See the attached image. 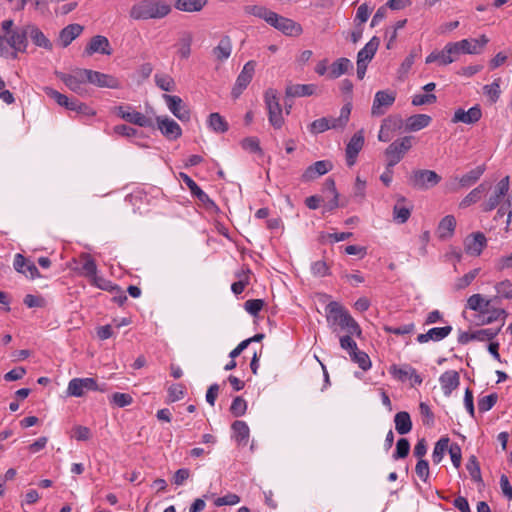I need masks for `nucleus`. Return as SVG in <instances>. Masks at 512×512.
Masks as SVG:
<instances>
[{
  "instance_id": "bf43d9fd",
  "label": "nucleus",
  "mask_w": 512,
  "mask_h": 512,
  "mask_svg": "<svg viewBox=\"0 0 512 512\" xmlns=\"http://www.w3.org/2000/svg\"><path fill=\"white\" fill-rule=\"evenodd\" d=\"M498 395L491 393L478 399V410L481 413L491 410L497 403Z\"/></svg>"
},
{
  "instance_id": "6ab92c4d",
  "label": "nucleus",
  "mask_w": 512,
  "mask_h": 512,
  "mask_svg": "<svg viewBox=\"0 0 512 512\" xmlns=\"http://www.w3.org/2000/svg\"><path fill=\"white\" fill-rule=\"evenodd\" d=\"M156 121L158 129L168 140H176L182 135L181 127L173 119L158 116Z\"/></svg>"
},
{
  "instance_id": "4be33fe9",
  "label": "nucleus",
  "mask_w": 512,
  "mask_h": 512,
  "mask_svg": "<svg viewBox=\"0 0 512 512\" xmlns=\"http://www.w3.org/2000/svg\"><path fill=\"white\" fill-rule=\"evenodd\" d=\"M482 117V111L479 105H475L465 111L462 108H459L455 111L454 116L452 118L453 123H464V124H475Z\"/></svg>"
},
{
  "instance_id": "8fccbe9b",
  "label": "nucleus",
  "mask_w": 512,
  "mask_h": 512,
  "mask_svg": "<svg viewBox=\"0 0 512 512\" xmlns=\"http://www.w3.org/2000/svg\"><path fill=\"white\" fill-rule=\"evenodd\" d=\"M448 447H449V438H447V437L441 438L436 442V444L434 446L433 453H432V460L435 464H439L442 461L443 456H444L446 450L448 449Z\"/></svg>"
},
{
  "instance_id": "37998d69",
  "label": "nucleus",
  "mask_w": 512,
  "mask_h": 512,
  "mask_svg": "<svg viewBox=\"0 0 512 512\" xmlns=\"http://www.w3.org/2000/svg\"><path fill=\"white\" fill-rule=\"evenodd\" d=\"M485 166L479 165L460 177L459 184L463 188H467L475 184L485 172Z\"/></svg>"
},
{
  "instance_id": "3c124183",
  "label": "nucleus",
  "mask_w": 512,
  "mask_h": 512,
  "mask_svg": "<svg viewBox=\"0 0 512 512\" xmlns=\"http://www.w3.org/2000/svg\"><path fill=\"white\" fill-rule=\"evenodd\" d=\"M156 85L163 91L172 92L176 88L174 79L167 74H156L155 75Z\"/></svg>"
},
{
  "instance_id": "7ed1b4c3",
  "label": "nucleus",
  "mask_w": 512,
  "mask_h": 512,
  "mask_svg": "<svg viewBox=\"0 0 512 512\" xmlns=\"http://www.w3.org/2000/svg\"><path fill=\"white\" fill-rule=\"evenodd\" d=\"M86 75V69L82 68H76L71 73L56 72V77L72 92L80 96L88 95Z\"/></svg>"
},
{
  "instance_id": "6e6552de",
  "label": "nucleus",
  "mask_w": 512,
  "mask_h": 512,
  "mask_svg": "<svg viewBox=\"0 0 512 512\" xmlns=\"http://www.w3.org/2000/svg\"><path fill=\"white\" fill-rule=\"evenodd\" d=\"M88 391H105L97 384L94 378H73L69 381L67 394L74 397H82Z\"/></svg>"
},
{
  "instance_id": "09e8293b",
  "label": "nucleus",
  "mask_w": 512,
  "mask_h": 512,
  "mask_svg": "<svg viewBox=\"0 0 512 512\" xmlns=\"http://www.w3.org/2000/svg\"><path fill=\"white\" fill-rule=\"evenodd\" d=\"M81 259L84 260L82 265V275L91 279L97 273V265L90 254L83 253Z\"/></svg>"
},
{
  "instance_id": "052dcab7",
  "label": "nucleus",
  "mask_w": 512,
  "mask_h": 512,
  "mask_svg": "<svg viewBox=\"0 0 512 512\" xmlns=\"http://www.w3.org/2000/svg\"><path fill=\"white\" fill-rule=\"evenodd\" d=\"M247 410V402L241 397L237 396L233 399L230 412L235 417L243 416Z\"/></svg>"
},
{
  "instance_id": "c03bdc74",
  "label": "nucleus",
  "mask_w": 512,
  "mask_h": 512,
  "mask_svg": "<svg viewBox=\"0 0 512 512\" xmlns=\"http://www.w3.org/2000/svg\"><path fill=\"white\" fill-rule=\"evenodd\" d=\"M480 268H475L470 270L468 273L463 275L462 277H459L455 280L453 284V290L454 291H461L467 288L474 279L479 275Z\"/></svg>"
},
{
  "instance_id": "423d86ee",
  "label": "nucleus",
  "mask_w": 512,
  "mask_h": 512,
  "mask_svg": "<svg viewBox=\"0 0 512 512\" xmlns=\"http://www.w3.org/2000/svg\"><path fill=\"white\" fill-rule=\"evenodd\" d=\"M441 181V177L433 170H413L408 177V184L417 190H428Z\"/></svg>"
},
{
  "instance_id": "393cba45",
  "label": "nucleus",
  "mask_w": 512,
  "mask_h": 512,
  "mask_svg": "<svg viewBox=\"0 0 512 512\" xmlns=\"http://www.w3.org/2000/svg\"><path fill=\"white\" fill-rule=\"evenodd\" d=\"M332 168L333 165L330 161L319 160L307 167L302 175V178L304 181H310L328 173L330 170H332Z\"/></svg>"
},
{
  "instance_id": "680f3d73",
  "label": "nucleus",
  "mask_w": 512,
  "mask_h": 512,
  "mask_svg": "<svg viewBox=\"0 0 512 512\" xmlns=\"http://www.w3.org/2000/svg\"><path fill=\"white\" fill-rule=\"evenodd\" d=\"M486 190L485 184L482 183L472 191H470L467 196L462 200L461 205L468 206L471 203H476L481 199V194Z\"/></svg>"
},
{
  "instance_id": "79ce46f5",
  "label": "nucleus",
  "mask_w": 512,
  "mask_h": 512,
  "mask_svg": "<svg viewBox=\"0 0 512 512\" xmlns=\"http://www.w3.org/2000/svg\"><path fill=\"white\" fill-rule=\"evenodd\" d=\"M207 4V0H176L175 8L183 12H199Z\"/></svg>"
},
{
  "instance_id": "f257e3e1",
  "label": "nucleus",
  "mask_w": 512,
  "mask_h": 512,
  "mask_svg": "<svg viewBox=\"0 0 512 512\" xmlns=\"http://www.w3.org/2000/svg\"><path fill=\"white\" fill-rule=\"evenodd\" d=\"M171 11L172 6L166 0H140L131 7L129 15L134 20H159Z\"/></svg>"
},
{
  "instance_id": "338daca9",
  "label": "nucleus",
  "mask_w": 512,
  "mask_h": 512,
  "mask_svg": "<svg viewBox=\"0 0 512 512\" xmlns=\"http://www.w3.org/2000/svg\"><path fill=\"white\" fill-rule=\"evenodd\" d=\"M110 401L115 406H117L119 408H123V407H126V406L132 404L133 398L128 393L116 392V393L112 394Z\"/></svg>"
},
{
  "instance_id": "0eeeda50",
  "label": "nucleus",
  "mask_w": 512,
  "mask_h": 512,
  "mask_svg": "<svg viewBox=\"0 0 512 512\" xmlns=\"http://www.w3.org/2000/svg\"><path fill=\"white\" fill-rule=\"evenodd\" d=\"M112 112L119 118L125 120L128 123L137 125L139 127H154L151 118L144 114L136 111L131 105H119L112 109Z\"/></svg>"
},
{
  "instance_id": "9b49d317",
  "label": "nucleus",
  "mask_w": 512,
  "mask_h": 512,
  "mask_svg": "<svg viewBox=\"0 0 512 512\" xmlns=\"http://www.w3.org/2000/svg\"><path fill=\"white\" fill-rule=\"evenodd\" d=\"M395 100L396 92L390 90L377 91L374 96L371 115L374 117L384 115L386 111L394 104Z\"/></svg>"
},
{
  "instance_id": "774afa93",
  "label": "nucleus",
  "mask_w": 512,
  "mask_h": 512,
  "mask_svg": "<svg viewBox=\"0 0 512 512\" xmlns=\"http://www.w3.org/2000/svg\"><path fill=\"white\" fill-rule=\"evenodd\" d=\"M488 316L483 319L482 324H491L497 321L499 318L503 320L507 317V312L501 308H488V312H486Z\"/></svg>"
},
{
  "instance_id": "9d476101",
  "label": "nucleus",
  "mask_w": 512,
  "mask_h": 512,
  "mask_svg": "<svg viewBox=\"0 0 512 512\" xmlns=\"http://www.w3.org/2000/svg\"><path fill=\"white\" fill-rule=\"evenodd\" d=\"M7 44L14 50L12 57L17 58L18 52H26L28 47V24L14 28L6 38Z\"/></svg>"
},
{
  "instance_id": "e433bc0d",
  "label": "nucleus",
  "mask_w": 512,
  "mask_h": 512,
  "mask_svg": "<svg viewBox=\"0 0 512 512\" xmlns=\"http://www.w3.org/2000/svg\"><path fill=\"white\" fill-rule=\"evenodd\" d=\"M380 44V39L373 36L368 43L358 52L357 60L361 62H370L377 52Z\"/></svg>"
},
{
  "instance_id": "49530a36",
  "label": "nucleus",
  "mask_w": 512,
  "mask_h": 512,
  "mask_svg": "<svg viewBox=\"0 0 512 512\" xmlns=\"http://www.w3.org/2000/svg\"><path fill=\"white\" fill-rule=\"evenodd\" d=\"M209 127L217 133H225L228 130V123L217 112L211 113L208 118Z\"/></svg>"
},
{
  "instance_id": "c9c22d12",
  "label": "nucleus",
  "mask_w": 512,
  "mask_h": 512,
  "mask_svg": "<svg viewBox=\"0 0 512 512\" xmlns=\"http://www.w3.org/2000/svg\"><path fill=\"white\" fill-rule=\"evenodd\" d=\"M193 42V35L189 31L181 33L177 43V54L181 59H188L191 55V45Z\"/></svg>"
},
{
  "instance_id": "39448f33",
  "label": "nucleus",
  "mask_w": 512,
  "mask_h": 512,
  "mask_svg": "<svg viewBox=\"0 0 512 512\" xmlns=\"http://www.w3.org/2000/svg\"><path fill=\"white\" fill-rule=\"evenodd\" d=\"M264 102L268 110L269 123L275 129H280L284 124V117L277 91L273 88L267 89L264 93Z\"/></svg>"
},
{
  "instance_id": "2eb2a0df",
  "label": "nucleus",
  "mask_w": 512,
  "mask_h": 512,
  "mask_svg": "<svg viewBox=\"0 0 512 512\" xmlns=\"http://www.w3.org/2000/svg\"><path fill=\"white\" fill-rule=\"evenodd\" d=\"M363 129L354 133L346 146V162L349 167L356 163L357 156L364 146Z\"/></svg>"
},
{
  "instance_id": "e2e57ef3",
  "label": "nucleus",
  "mask_w": 512,
  "mask_h": 512,
  "mask_svg": "<svg viewBox=\"0 0 512 512\" xmlns=\"http://www.w3.org/2000/svg\"><path fill=\"white\" fill-rule=\"evenodd\" d=\"M410 451V443L406 438H400L396 443V451L393 454V459L398 460L408 456Z\"/></svg>"
},
{
  "instance_id": "c756f323",
  "label": "nucleus",
  "mask_w": 512,
  "mask_h": 512,
  "mask_svg": "<svg viewBox=\"0 0 512 512\" xmlns=\"http://www.w3.org/2000/svg\"><path fill=\"white\" fill-rule=\"evenodd\" d=\"M493 302H495L493 297L485 299L481 294H473L467 299V308L484 315Z\"/></svg>"
},
{
  "instance_id": "20e7f679",
  "label": "nucleus",
  "mask_w": 512,
  "mask_h": 512,
  "mask_svg": "<svg viewBox=\"0 0 512 512\" xmlns=\"http://www.w3.org/2000/svg\"><path fill=\"white\" fill-rule=\"evenodd\" d=\"M413 140V136H404L389 144L384 151L388 166L394 167L404 158L406 153L412 148Z\"/></svg>"
},
{
  "instance_id": "ea45409f",
  "label": "nucleus",
  "mask_w": 512,
  "mask_h": 512,
  "mask_svg": "<svg viewBox=\"0 0 512 512\" xmlns=\"http://www.w3.org/2000/svg\"><path fill=\"white\" fill-rule=\"evenodd\" d=\"M394 423L396 431L401 435L409 433L412 429L410 414L406 411L396 413Z\"/></svg>"
},
{
  "instance_id": "b1692460",
  "label": "nucleus",
  "mask_w": 512,
  "mask_h": 512,
  "mask_svg": "<svg viewBox=\"0 0 512 512\" xmlns=\"http://www.w3.org/2000/svg\"><path fill=\"white\" fill-rule=\"evenodd\" d=\"M488 42L489 39L485 35H482L478 39H463L458 41L457 44L462 54H478Z\"/></svg>"
},
{
  "instance_id": "58836bf2",
  "label": "nucleus",
  "mask_w": 512,
  "mask_h": 512,
  "mask_svg": "<svg viewBox=\"0 0 512 512\" xmlns=\"http://www.w3.org/2000/svg\"><path fill=\"white\" fill-rule=\"evenodd\" d=\"M353 68L352 62L348 58H339L334 61L329 70V77L332 79L339 78Z\"/></svg>"
},
{
  "instance_id": "4468645a",
  "label": "nucleus",
  "mask_w": 512,
  "mask_h": 512,
  "mask_svg": "<svg viewBox=\"0 0 512 512\" xmlns=\"http://www.w3.org/2000/svg\"><path fill=\"white\" fill-rule=\"evenodd\" d=\"M256 68V62L250 60L245 63L242 71L238 75L234 87L232 88V96L234 98H238L241 93L246 89V87L250 84L253 79Z\"/></svg>"
},
{
  "instance_id": "72a5a7b5",
  "label": "nucleus",
  "mask_w": 512,
  "mask_h": 512,
  "mask_svg": "<svg viewBox=\"0 0 512 512\" xmlns=\"http://www.w3.org/2000/svg\"><path fill=\"white\" fill-rule=\"evenodd\" d=\"M233 430V437L238 445L246 446L250 436V429L246 422L241 420H236L232 423L231 426Z\"/></svg>"
},
{
  "instance_id": "5fc2aeb1",
  "label": "nucleus",
  "mask_w": 512,
  "mask_h": 512,
  "mask_svg": "<svg viewBox=\"0 0 512 512\" xmlns=\"http://www.w3.org/2000/svg\"><path fill=\"white\" fill-rule=\"evenodd\" d=\"M351 360L358 364V366L363 370L367 371L371 368V360L368 354L364 351H360L359 349L350 353Z\"/></svg>"
},
{
  "instance_id": "de8ad7c7",
  "label": "nucleus",
  "mask_w": 512,
  "mask_h": 512,
  "mask_svg": "<svg viewBox=\"0 0 512 512\" xmlns=\"http://www.w3.org/2000/svg\"><path fill=\"white\" fill-rule=\"evenodd\" d=\"M438 63V65H442V66H445V65H448V64H451L452 63V59L450 58V56H448L446 54V48L444 47L441 51H433L431 52L427 57H426V60H425V63L426 64H431V63Z\"/></svg>"
},
{
  "instance_id": "a211bd4d",
  "label": "nucleus",
  "mask_w": 512,
  "mask_h": 512,
  "mask_svg": "<svg viewBox=\"0 0 512 512\" xmlns=\"http://www.w3.org/2000/svg\"><path fill=\"white\" fill-rule=\"evenodd\" d=\"M180 177L189 188L191 194L203 203L207 209L216 208L214 201L210 199L208 194L205 193L190 176L185 173H180Z\"/></svg>"
},
{
  "instance_id": "412c9836",
  "label": "nucleus",
  "mask_w": 512,
  "mask_h": 512,
  "mask_svg": "<svg viewBox=\"0 0 512 512\" xmlns=\"http://www.w3.org/2000/svg\"><path fill=\"white\" fill-rule=\"evenodd\" d=\"M84 53L87 56H91L95 53H100L103 55H111L112 49L110 46V42L107 37L102 35H96L91 38L90 42L84 49Z\"/></svg>"
},
{
  "instance_id": "bb28decb",
  "label": "nucleus",
  "mask_w": 512,
  "mask_h": 512,
  "mask_svg": "<svg viewBox=\"0 0 512 512\" xmlns=\"http://www.w3.org/2000/svg\"><path fill=\"white\" fill-rule=\"evenodd\" d=\"M456 228V219L453 215H446L438 224L436 234L440 240L453 237Z\"/></svg>"
},
{
  "instance_id": "69168bd1",
  "label": "nucleus",
  "mask_w": 512,
  "mask_h": 512,
  "mask_svg": "<svg viewBox=\"0 0 512 512\" xmlns=\"http://www.w3.org/2000/svg\"><path fill=\"white\" fill-rule=\"evenodd\" d=\"M241 147L250 153L262 154L260 142L257 137H246L241 141Z\"/></svg>"
},
{
  "instance_id": "dca6fc26",
  "label": "nucleus",
  "mask_w": 512,
  "mask_h": 512,
  "mask_svg": "<svg viewBox=\"0 0 512 512\" xmlns=\"http://www.w3.org/2000/svg\"><path fill=\"white\" fill-rule=\"evenodd\" d=\"M487 245V239L482 232L468 235L464 240V249L468 255L480 256Z\"/></svg>"
},
{
  "instance_id": "2f4dec72",
  "label": "nucleus",
  "mask_w": 512,
  "mask_h": 512,
  "mask_svg": "<svg viewBox=\"0 0 512 512\" xmlns=\"http://www.w3.org/2000/svg\"><path fill=\"white\" fill-rule=\"evenodd\" d=\"M216 60L223 62L227 60L232 53V40L228 35L223 36L217 46L212 50Z\"/></svg>"
},
{
  "instance_id": "603ef678",
  "label": "nucleus",
  "mask_w": 512,
  "mask_h": 512,
  "mask_svg": "<svg viewBox=\"0 0 512 512\" xmlns=\"http://www.w3.org/2000/svg\"><path fill=\"white\" fill-rule=\"evenodd\" d=\"M466 469L469 472L470 477L477 483L482 482L481 470L479 462L476 456L471 455L466 464Z\"/></svg>"
},
{
  "instance_id": "ddd939ff",
  "label": "nucleus",
  "mask_w": 512,
  "mask_h": 512,
  "mask_svg": "<svg viewBox=\"0 0 512 512\" xmlns=\"http://www.w3.org/2000/svg\"><path fill=\"white\" fill-rule=\"evenodd\" d=\"M86 79L88 83L99 88L119 89L121 82L113 75L86 69Z\"/></svg>"
},
{
  "instance_id": "f704fd0d",
  "label": "nucleus",
  "mask_w": 512,
  "mask_h": 512,
  "mask_svg": "<svg viewBox=\"0 0 512 512\" xmlns=\"http://www.w3.org/2000/svg\"><path fill=\"white\" fill-rule=\"evenodd\" d=\"M431 117L426 114H415L406 119L405 130L416 132L426 128L431 123Z\"/></svg>"
},
{
  "instance_id": "aec40b11",
  "label": "nucleus",
  "mask_w": 512,
  "mask_h": 512,
  "mask_svg": "<svg viewBox=\"0 0 512 512\" xmlns=\"http://www.w3.org/2000/svg\"><path fill=\"white\" fill-rule=\"evenodd\" d=\"M13 266L17 272L24 274L26 277H29L32 280L41 277V274L36 265L32 261L27 260L20 253L15 255Z\"/></svg>"
},
{
  "instance_id": "c85d7f7f",
  "label": "nucleus",
  "mask_w": 512,
  "mask_h": 512,
  "mask_svg": "<svg viewBox=\"0 0 512 512\" xmlns=\"http://www.w3.org/2000/svg\"><path fill=\"white\" fill-rule=\"evenodd\" d=\"M83 26L80 24H69L64 27L59 33V41L62 47L69 46L83 31Z\"/></svg>"
},
{
  "instance_id": "a878e982",
  "label": "nucleus",
  "mask_w": 512,
  "mask_h": 512,
  "mask_svg": "<svg viewBox=\"0 0 512 512\" xmlns=\"http://www.w3.org/2000/svg\"><path fill=\"white\" fill-rule=\"evenodd\" d=\"M452 332V326L447 325L443 327H434L429 329L426 333L419 334L417 341L421 344L429 341H441L446 338Z\"/></svg>"
},
{
  "instance_id": "5701e85b",
  "label": "nucleus",
  "mask_w": 512,
  "mask_h": 512,
  "mask_svg": "<svg viewBox=\"0 0 512 512\" xmlns=\"http://www.w3.org/2000/svg\"><path fill=\"white\" fill-rule=\"evenodd\" d=\"M439 382L443 394L446 397H449L452 394V392L456 390L460 385L459 373L455 370L445 371L440 375Z\"/></svg>"
},
{
  "instance_id": "864d4df0",
  "label": "nucleus",
  "mask_w": 512,
  "mask_h": 512,
  "mask_svg": "<svg viewBox=\"0 0 512 512\" xmlns=\"http://www.w3.org/2000/svg\"><path fill=\"white\" fill-rule=\"evenodd\" d=\"M381 126L394 134L395 132L402 129L403 119L399 115H390L382 121Z\"/></svg>"
},
{
  "instance_id": "473e14b6",
  "label": "nucleus",
  "mask_w": 512,
  "mask_h": 512,
  "mask_svg": "<svg viewBox=\"0 0 512 512\" xmlns=\"http://www.w3.org/2000/svg\"><path fill=\"white\" fill-rule=\"evenodd\" d=\"M352 110L351 103H346L340 110L338 117L328 118L329 129H344L349 122L350 114Z\"/></svg>"
},
{
  "instance_id": "f03ea898",
  "label": "nucleus",
  "mask_w": 512,
  "mask_h": 512,
  "mask_svg": "<svg viewBox=\"0 0 512 512\" xmlns=\"http://www.w3.org/2000/svg\"><path fill=\"white\" fill-rule=\"evenodd\" d=\"M327 322L331 326L339 325L348 334L360 337L362 330L353 317L338 302L332 301L326 306Z\"/></svg>"
},
{
  "instance_id": "4c0bfd02",
  "label": "nucleus",
  "mask_w": 512,
  "mask_h": 512,
  "mask_svg": "<svg viewBox=\"0 0 512 512\" xmlns=\"http://www.w3.org/2000/svg\"><path fill=\"white\" fill-rule=\"evenodd\" d=\"M28 36L36 46L51 50L53 45L43 32L34 24L28 23Z\"/></svg>"
},
{
  "instance_id": "f3484780",
  "label": "nucleus",
  "mask_w": 512,
  "mask_h": 512,
  "mask_svg": "<svg viewBox=\"0 0 512 512\" xmlns=\"http://www.w3.org/2000/svg\"><path fill=\"white\" fill-rule=\"evenodd\" d=\"M163 98L168 106L170 112L177 117L180 121H189L190 111L183 104L182 99L176 95L164 94Z\"/></svg>"
},
{
  "instance_id": "a19ab883",
  "label": "nucleus",
  "mask_w": 512,
  "mask_h": 512,
  "mask_svg": "<svg viewBox=\"0 0 512 512\" xmlns=\"http://www.w3.org/2000/svg\"><path fill=\"white\" fill-rule=\"evenodd\" d=\"M323 191L331 195V199L326 204V209L332 211L339 206V193L337 192L335 181L327 178L323 185Z\"/></svg>"
},
{
  "instance_id": "a18cd8bd",
  "label": "nucleus",
  "mask_w": 512,
  "mask_h": 512,
  "mask_svg": "<svg viewBox=\"0 0 512 512\" xmlns=\"http://www.w3.org/2000/svg\"><path fill=\"white\" fill-rule=\"evenodd\" d=\"M244 12L248 15H252V16L258 17L260 19H263L267 23L273 14V11L269 10L268 8H266L265 6H262V5L245 6Z\"/></svg>"
},
{
  "instance_id": "1a4fd4ad",
  "label": "nucleus",
  "mask_w": 512,
  "mask_h": 512,
  "mask_svg": "<svg viewBox=\"0 0 512 512\" xmlns=\"http://www.w3.org/2000/svg\"><path fill=\"white\" fill-rule=\"evenodd\" d=\"M268 24L287 36H299L303 32L299 23L290 18L281 16L276 12H273Z\"/></svg>"
},
{
  "instance_id": "7c9ffc66",
  "label": "nucleus",
  "mask_w": 512,
  "mask_h": 512,
  "mask_svg": "<svg viewBox=\"0 0 512 512\" xmlns=\"http://www.w3.org/2000/svg\"><path fill=\"white\" fill-rule=\"evenodd\" d=\"M316 91L314 84H290L286 87L285 95L287 98L311 96Z\"/></svg>"
},
{
  "instance_id": "13d9d810",
  "label": "nucleus",
  "mask_w": 512,
  "mask_h": 512,
  "mask_svg": "<svg viewBox=\"0 0 512 512\" xmlns=\"http://www.w3.org/2000/svg\"><path fill=\"white\" fill-rule=\"evenodd\" d=\"M419 54L420 49H412L410 53L405 57V59L403 60L399 67V74L401 76L406 75L410 71L411 67L415 62V59L419 56Z\"/></svg>"
},
{
  "instance_id": "4d7b16f0",
  "label": "nucleus",
  "mask_w": 512,
  "mask_h": 512,
  "mask_svg": "<svg viewBox=\"0 0 512 512\" xmlns=\"http://www.w3.org/2000/svg\"><path fill=\"white\" fill-rule=\"evenodd\" d=\"M484 94L489 98L492 103H496L500 97V79H495L491 84L483 87Z\"/></svg>"
},
{
  "instance_id": "cd10ccee",
  "label": "nucleus",
  "mask_w": 512,
  "mask_h": 512,
  "mask_svg": "<svg viewBox=\"0 0 512 512\" xmlns=\"http://www.w3.org/2000/svg\"><path fill=\"white\" fill-rule=\"evenodd\" d=\"M407 202L406 197L398 196L397 202L393 207V221L398 224H404L411 216L412 207L405 206Z\"/></svg>"
},
{
  "instance_id": "0e129e2a",
  "label": "nucleus",
  "mask_w": 512,
  "mask_h": 512,
  "mask_svg": "<svg viewBox=\"0 0 512 512\" xmlns=\"http://www.w3.org/2000/svg\"><path fill=\"white\" fill-rule=\"evenodd\" d=\"M501 328H486L477 330L474 333V340L477 341H490L494 339L500 332Z\"/></svg>"
},
{
  "instance_id": "6e6d98bb",
  "label": "nucleus",
  "mask_w": 512,
  "mask_h": 512,
  "mask_svg": "<svg viewBox=\"0 0 512 512\" xmlns=\"http://www.w3.org/2000/svg\"><path fill=\"white\" fill-rule=\"evenodd\" d=\"M409 369H414L412 366L408 364H404L402 366L392 365L389 369L390 374L399 381H406L410 377Z\"/></svg>"
},
{
  "instance_id": "f8f14e48",
  "label": "nucleus",
  "mask_w": 512,
  "mask_h": 512,
  "mask_svg": "<svg viewBox=\"0 0 512 512\" xmlns=\"http://www.w3.org/2000/svg\"><path fill=\"white\" fill-rule=\"evenodd\" d=\"M509 187V176H506L497 183L493 193L482 204L483 211L490 212L498 207L504 197L508 194Z\"/></svg>"
}]
</instances>
